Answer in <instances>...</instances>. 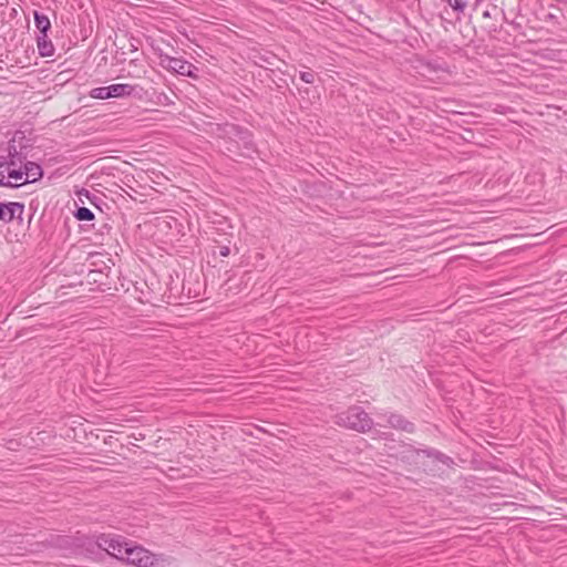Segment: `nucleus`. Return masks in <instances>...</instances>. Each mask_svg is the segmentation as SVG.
I'll return each mask as SVG.
<instances>
[{"mask_svg": "<svg viewBox=\"0 0 567 567\" xmlns=\"http://www.w3.org/2000/svg\"><path fill=\"white\" fill-rule=\"evenodd\" d=\"M24 213V205L18 202L0 203V221L6 224L11 223L13 219L22 221Z\"/></svg>", "mask_w": 567, "mask_h": 567, "instance_id": "nucleus-5", "label": "nucleus"}, {"mask_svg": "<svg viewBox=\"0 0 567 567\" xmlns=\"http://www.w3.org/2000/svg\"><path fill=\"white\" fill-rule=\"evenodd\" d=\"M228 134L235 135L237 137L235 142L239 145L240 142L244 144L246 148H249L251 146V140L250 135L246 131L238 130L236 125H229L227 130Z\"/></svg>", "mask_w": 567, "mask_h": 567, "instance_id": "nucleus-10", "label": "nucleus"}, {"mask_svg": "<svg viewBox=\"0 0 567 567\" xmlns=\"http://www.w3.org/2000/svg\"><path fill=\"white\" fill-rule=\"evenodd\" d=\"M386 423L393 429L402 430L409 433H412L414 431L413 423L395 413H390L386 416Z\"/></svg>", "mask_w": 567, "mask_h": 567, "instance_id": "nucleus-8", "label": "nucleus"}, {"mask_svg": "<svg viewBox=\"0 0 567 567\" xmlns=\"http://www.w3.org/2000/svg\"><path fill=\"white\" fill-rule=\"evenodd\" d=\"M8 163L9 156H0V186L20 187V184H14L10 181L6 182L7 171L9 169Z\"/></svg>", "mask_w": 567, "mask_h": 567, "instance_id": "nucleus-11", "label": "nucleus"}, {"mask_svg": "<svg viewBox=\"0 0 567 567\" xmlns=\"http://www.w3.org/2000/svg\"><path fill=\"white\" fill-rule=\"evenodd\" d=\"M91 96L93 99H99V100L110 99L109 86H100V87L93 89L91 91Z\"/></svg>", "mask_w": 567, "mask_h": 567, "instance_id": "nucleus-15", "label": "nucleus"}, {"mask_svg": "<svg viewBox=\"0 0 567 567\" xmlns=\"http://www.w3.org/2000/svg\"><path fill=\"white\" fill-rule=\"evenodd\" d=\"M450 4V7L456 11V12H460V13H463L466 6H467V2L466 0H446Z\"/></svg>", "mask_w": 567, "mask_h": 567, "instance_id": "nucleus-16", "label": "nucleus"}, {"mask_svg": "<svg viewBox=\"0 0 567 567\" xmlns=\"http://www.w3.org/2000/svg\"><path fill=\"white\" fill-rule=\"evenodd\" d=\"M315 73L312 71H303V72H300V79L305 82V83H308V84H311L315 82Z\"/></svg>", "mask_w": 567, "mask_h": 567, "instance_id": "nucleus-17", "label": "nucleus"}, {"mask_svg": "<svg viewBox=\"0 0 567 567\" xmlns=\"http://www.w3.org/2000/svg\"><path fill=\"white\" fill-rule=\"evenodd\" d=\"M162 65L177 74L193 79L197 78L198 69L188 61L178 58L165 56L164 59H162Z\"/></svg>", "mask_w": 567, "mask_h": 567, "instance_id": "nucleus-4", "label": "nucleus"}, {"mask_svg": "<svg viewBox=\"0 0 567 567\" xmlns=\"http://www.w3.org/2000/svg\"><path fill=\"white\" fill-rule=\"evenodd\" d=\"M74 216L79 220H87L89 221V220L94 219L93 212L91 209L86 208V207L78 208V210L75 212Z\"/></svg>", "mask_w": 567, "mask_h": 567, "instance_id": "nucleus-14", "label": "nucleus"}, {"mask_svg": "<svg viewBox=\"0 0 567 567\" xmlns=\"http://www.w3.org/2000/svg\"><path fill=\"white\" fill-rule=\"evenodd\" d=\"M33 16L35 27L40 31V33L43 35L48 34V31L51 28L50 19L45 14H42L38 11H34Z\"/></svg>", "mask_w": 567, "mask_h": 567, "instance_id": "nucleus-12", "label": "nucleus"}, {"mask_svg": "<svg viewBox=\"0 0 567 567\" xmlns=\"http://www.w3.org/2000/svg\"><path fill=\"white\" fill-rule=\"evenodd\" d=\"M220 256L223 257H227L229 254H230V249L229 247L227 246H223L220 247V251H219Z\"/></svg>", "mask_w": 567, "mask_h": 567, "instance_id": "nucleus-18", "label": "nucleus"}, {"mask_svg": "<svg viewBox=\"0 0 567 567\" xmlns=\"http://www.w3.org/2000/svg\"><path fill=\"white\" fill-rule=\"evenodd\" d=\"M336 423L358 432H365L373 424L372 419L360 406L349 408L346 412L338 414Z\"/></svg>", "mask_w": 567, "mask_h": 567, "instance_id": "nucleus-2", "label": "nucleus"}, {"mask_svg": "<svg viewBox=\"0 0 567 567\" xmlns=\"http://www.w3.org/2000/svg\"><path fill=\"white\" fill-rule=\"evenodd\" d=\"M38 50L41 56H51L53 54V45L48 39V34L38 37Z\"/></svg>", "mask_w": 567, "mask_h": 567, "instance_id": "nucleus-13", "label": "nucleus"}, {"mask_svg": "<svg viewBox=\"0 0 567 567\" xmlns=\"http://www.w3.org/2000/svg\"><path fill=\"white\" fill-rule=\"evenodd\" d=\"M13 152L9 151V169L7 171V178L13 179L14 183H20L24 179L23 169L21 168V158L17 153L14 146H12Z\"/></svg>", "mask_w": 567, "mask_h": 567, "instance_id": "nucleus-6", "label": "nucleus"}, {"mask_svg": "<svg viewBox=\"0 0 567 567\" xmlns=\"http://www.w3.org/2000/svg\"><path fill=\"white\" fill-rule=\"evenodd\" d=\"M128 543L123 536L111 533L100 534L95 538V544L100 549L118 560L124 558V550Z\"/></svg>", "mask_w": 567, "mask_h": 567, "instance_id": "nucleus-3", "label": "nucleus"}, {"mask_svg": "<svg viewBox=\"0 0 567 567\" xmlns=\"http://www.w3.org/2000/svg\"><path fill=\"white\" fill-rule=\"evenodd\" d=\"M135 86L127 83L109 85L110 97H125L134 93Z\"/></svg>", "mask_w": 567, "mask_h": 567, "instance_id": "nucleus-9", "label": "nucleus"}, {"mask_svg": "<svg viewBox=\"0 0 567 567\" xmlns=\"http://www.w3.org/2000/svg\"><path fill=\"white\" fill-rule=\"evenodd\" d=\"M23 174L24 179L19 183L20 186L39 181L42 177L43 172L39 164L33 162H27L23 166Z\"/></svg>", "mask_w": 567, "mask_h": 567, "instance_id": "nucleus-7", "label": "nucleus"}, {"mask_svg": "<svg viewBox=\"0 0 567 567\" xmlns=\"http://www.w3.org/2000/svg\"><path fill=\"white\" fill-rule=\"evenodd\" d=\"M121 561L136 567H168L165 559L157 558L144 547L134 545L133 542L128 543Z\"/></svg>", "mask_w": 567, "mask_h": 567, "instance_id": "nucleus-1", "label": "nucleus"}]
</instances>
